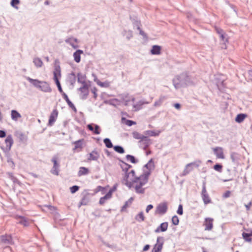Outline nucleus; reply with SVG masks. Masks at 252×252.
I'll list each match as a JSON object with an SVG mask.
<instances>
[{
  "label": "nucleus",
  "mask_w": 252,
  "mask_h": 252,
  "mask_svg": "<svg viewBox=\"0 0 252 252\" xmlns=\"http://www.w3.org/2000/svg\"><path fill=\"white\" fill-rule=\"evenodd\" d=\"M137 29L139 31L140 34L142 36H143V38H147V37L146 33L140 29V28L139 27H137Z\"/></svg>",
  "instance_id": "338daca9"
},
{
  "label": "nucleus",
  "mask_w": 252,
  "mask_h": 252,
  "mask_svg": "<svg viewBox=\"0 0 252 252\" xmlns=\"http://www.w3.org/2000/svg\"><path fill=\"white\" fill-rule=\"evenodd\" d=\"M126 158L127 160L130 161L132 163H137L138 162V160L137 159L133 156L131 155H127L126 156Z\"/></svg>",
  "instance_id": "ea45409f"
},
{
  "label": "nucleus",
  "mask_w": 252,
  "mask_h": 252,
  "mask_svg": "<svg viewBox=\"0 0 252 252\" xmlns=\"http://www.w3.org/2000/svg\"><path fill=\"white\" fill-rule=\"evenodd\" d=\"M165 96H161L160 98L154 103V106L155 107L159 106L162 103L163 100L165 99Z\"/></svg>",
  "instance_id": "3c124183"
},
{
  "label": "nucleus",
  "mask_w": 252,
  "mask_h": 252,
  "mask_svg": "<svg viewBox=\"0 0 252 252\" xmlns=\"http://www.w3.org/2000/svg\"><path fill=\"white\" fill-rule=\"evenodd\" d=\"M83 141V139H81V140H79L75 141L74 142V148H73V150H75L79 149V148L81 149L82 148Z\"/></svg>",
  "instance_id": "a19ab883"
},
{
  "label": "nucleus",
  "mask_w": 252,
  "mask_h": 252,
  "mask_svg": "<svg viewBox=\"0 0 252 252\" xmlns=\"http://www.w3.org/2000/svg\"><path fill=\"white\" fill-rule=\"evenodd\" d=\"M139 180V176H136L135 171L132 170L130 172L124 174L122 180V183L130 189L134 187V184L138 183Z\"/></svg>",
  "instance_id": "f03ea898"
},
{
  "label": "nucleus",
  "mask_w": 252,
  "mask_h": 252,
  "mask_svg": "<svg viewBox=\"0 0 252 252\" xmlns=\"http://www.w3.org/2000/svg\"><path fill=\"white\" fill-rule=\"evenodd\" d=\"M77 78V81L79 83L82 84L83 85H87L86 82V77L84 75L81 73H78Z\"/></svg>",
  "instance_id": "c756f323"
},
{
  "label": "nucleus",
  "mask_w": 252,
  "mask_h": 252,
  "mask_svg": "<svg viewBox=\"0 0 252 252\" xmlns=\"http://www.w3.org/2000/svg\"><path fill=\"white\" fill-rule=\"evenodd\" d=\"M148 103V102L147 101L140 100L138 102H137L136 104H134L133 105V107L135 111H138L142 108V105L143 104Z\"/></svg>",
  "instance_id": "bb28decb"
},
{
  "label": "nucleus",
  "mask_w": 252,
  "mask_h": 252,
  "mask_svg": "<svg viewBox=\"0 0 252 252\" xmlns=\"http://www.w3.org/2000/svg\"><path fill=\"white\" fill-rule=\"evenodd\" d=\"M132 136L134 138L136 139H139L140 140L143 139V138L145 137L144 135L141 134L137 131H133L132 132Z\"/></svg>",
  "instance_id": "37998d69"
},
{
  "label": "nucleus",
  "mask_w": 252,
  "mask_h": 252,
  "mask_svg": "<svg viewBox=\"0 0 252 252\" xmlns=\"http://www.w3.org/2000/svg\"><path fill=\"white\" fill-rule=\"evenodd\" d=\"M137 183L138 184L136 185L135 186V192L138 194L144 193L145 191V189L143 188L142 187L144 186L146 183L141 180H139Z\"/></svg>",
  "instance_id": "6e6552de"
},
{
  "label": "nucleus",
  "mask_w": 252,
  "mask_h": 252,
  "mask_svg": "<svg viewBox=\"0 0 252 252\" xmlns=\"http://www.w3.org/2000/svg\"><path fill=\"white\" fill-rule=\"evenodd\" d=\"M133 200V198L131 197L128 200L126 201L125 203V204L123 206V207L121 208V212L126 211V209L129 205H130L132 203Z\"/></svg>",
  "instance_id": "473e14b6"
},
{
  "label": "nucleus",
  "mask_w": 252,
  "mask_h": 252,
  "mask_svg": "<svg viewBox=\"0 0 252 252\" xmlns=\"http://www.w3.org/2000/svg\"><path fill=\"white\" fill-rule=\"evenodd\" d=\"M26 79L31 83L34 87L38 89L40 84L41 81L38 79H34L30 78V77H27Z\"/></svg>",
  "instance_id": "b1692460"
},
{
  "label": "nucleus",
  "mask_w": 252,
  "mask_h": 252,
  "mask_svg": "<svg viewBox=\"0 0 252 252\" xmlns=\"http://www.w3.org/2000/svg\"><path fill=\"white\" fill-rule=\"evenodd\" d=\"M114 150L119 154H123L125 153L124 148L120 145H116L113 147Z\"/></svg>",
  "instance_id": "c03bdc74"
},
{
  "label": "nucleus",
  "mask_w": 252,
  "mask_h": 252,
  "mask_svg": "<svg viewBox=\"0 0 252 252\" xmlns=\"http://www.w3.org/2000/svg\"><path fill=\"white\" fill-rule=\"evenodd\" d=\"M100 155L98 152L95 150H93L89 154V156L88 158V160H94L96 161L99 158Z\"/></svg>",
  "instance_id": "6ab92c4d"
},
{
  "label": "nucleus",
  "mask_w": 252,
  "mask_h": 252,
  "mask_svg": "<svg viewBox=\"0 0 252 252\" xmlns=\"http://www.w3.org/2000/svg\"><path fill=\"white\" fill-rule=\"evenodd\" d=\"M172 222L175 225H178L179 222V220L178 217L176 215H175L172 217Z\"/></svg>",
  "instance_id": "6e6d98bb"
},
{
  "label": "nucleus",
  "mask_w": 252,
  "mask_h": 252,
  "mask_svg": "<svg viewBox=\"0 0 252 252\" xmlns=\"http://www.w3.org/2000/svg\"><path fill=\"white\" fill-rule=\"evenodd\" d=\"M38 89L45 93H50L52 91V89L50 87L49 84L46 81H41Z\"/></svg>",
  "instance_id": "1a4fd4ad"
},
{
  "label": "nucleus",
  "mask_w": 252,
  "mask_h": 252,
  "mask_svg": "<svg viewBox=\"0 0 252 252\" xmlns=\"http://www.w3.org/2000/svg\"><path fill=\"white\" fill-rule=\"evenodd\" d=\"M230 158L234 165L237 166L239 164L240 155L238 153L234 152H231L230 153Z\"/></svg>",
  "instance_id": "dca6fc26"
},
{
  "label": "nucleus",
  "mask_w": 252,
  "mask_h": 252,
  "mask_svg": "<svg viewBox=\"0 0 252 252\" xmlns=\"http://www.w3.org/2000/svg\"><path fill=\"white\" fill-rule=\"evenodd\" d=\"M91 92L94 94V99H96L97 97V89L96 87H94L91 89Z\"/></svg>",
  "instance_id": "052dcab7"
},
{
  "label": "nucleus",
  "mask_w": 252,
  "mask_h": 252,
  "mask_svg": "<svg viewBox=\"0 0 252 252\" xmlns=\"http://www.w3.org/2000/svg\"><path fill=\"white\" fill-rule=\"evenodd\" d=\"M151 174L150 171H146L144 174L139 176L140 180L145 183H147L148 181L149 176Z\"/></svg>",
  "instance_id": "a878e982"
},
{
  "label": "nucleus",
  "mask_w": 252,
  "mask_h": 252,
  "mask_svg": "<svg viewBox=\"0 0 252 252\" xmlns=\"http://www.w3.org/2000/svg\"><path fill=\"white\" fill-rule=\"evenodd\" d=\"M57 158L54 157L52 159L53 162V166L51 170V172L55 175H58L59 173L60 164L57 162Z\"/></svg>",
  "instance_id": "0eeeda50"
},
{
  "label": "nucleus",
  "mask_w": 252,
  "mask_h": 252,
  "mask_svg": "<svg viewBox=\"0 0 252 252\" xmlns=\"http://www.w3.org/2000/svg\"><path fill=\"white\" fill-rule=\"evenodd\" d=\"M53 74L54 79H55V74L56 75V77H58V75L61 77V68L59 65H55Z\"/></svg>",
  "instance_id": "58836bf2"
},
{
  "label": "nucleus",
  "mask_w": 252,
  "mask_h": 252,
  "mask_svg": "<svg viewBox=\"0 0 252 252\" xmlns=\"http://www.w3.org/2000/svg\"><path fill=\"white\" fill-rule=\"evenodd\" d=\"M63 98L65 100L69 107H70L75 112H76L77 109L73 103L69 100L67 95L65 93L62 94Z\"/></svg>",
  "instance_id": "412c9836"
},
{
  "label": "nucleus",
  "mask_w": 252,
  "mask_h": 252,
  "mask_svg": "<svg viewBox=\"0 0 252 252\" xmlns=\"http://www.w3.org/2000/svg\"><path fill=\"white\" fill-rule=\"evenodd\" d=\"M78 91L81 93V98L82 99H86L89 94V87L88 85H83L78 89Z\"/></svg>",
  "instance_id": "9d476101"
},
{
  "label": "nucleus",
  "mask_w": 252,
  "mask_h": 252,
  "mask_svg": "<svg viewBox=\"0 0 252 252\" xmlns=\"http://www.w3.org/2000/svg\"><path fill=\"white\" fill-rule=\"evenodd\" d=\"M145 134L150 136H156L159 135V132H157L154 130H146L145 131Z\"/></svg>",
  "instance_id": "a18cd8bd"
},
{
  "label": "nucleus",
  "mask_w": 252,
  "mask_h": 252,
  "mask_svg": "<svg viewBox=\"0 0 252 252\" xmlns=\"http://www.w3.org/2000/svg\"><path fill=\"white\" fill-rule=\"evenodd\" d=\"M79 189V187L76 185H74L70 188V192L72 193H74L77 191Z\"/></svg>",
  "instance_id": "4d7b16f0"
},
{
  "label": "nucleus",
  "mask_w": 252,
  "mask_h": 252,
  "mask_svg": "<svg viewBox=\"0 0 252 252\" xmlns=\"http://www.w3.org/2000/svg\"><path fill=\"white\" fill-rule=\"evenodd\" d=\"M83 53V51L80 49L77 50L73 53L74 60L77 63H79L81 61V54Z\"/></svg>",
  "instance_id": "4be33fe9"
},
{
  "label": "nucleus",
  "mask_w": 252,
  "mask_h": 252,
  "mask_svg": "<svg viewBox=\"0 0 252 252\" xmlns=\"http://www.w3.org/2000/svg\"><path fill=\"white\" fill-rule=\"evenodd\" d=\"M144 167L150 171L154 169L155 168V165L153 159L152 158L150 159L148 163L144 165Z\"/></svg>",
  "instance_id": "72a5a7b5"
},
{
  "label": "nucleus",
  "mask_w": 252,
  "mask_h": 252,
  "mask_svg": "<svg viewBox=\"0 0 252 252\" xmlns=\"http://www.w3.org/2000/svg\"><path fill=\"white\" fill-rule=\"evenodd\" d=\"M164 244V238L163 237H158L157 239V243L154 245L152 250L157 252H160L162 250Z\"/></svg>",
  "instance_id": "423d86ee"
},
{
  "label": "nucleus",
  "mask_w": 252,
  "mask_h": 252,
  "mask_svg": "<svg viewBox=\"0 0 252 252\" xmlns=\"http://www.w3.org/2000/svg\"><path fill=\"white\" fill-rule=\"evenodd\" d=\"M167 209L168 206L167 203L166 202L161 203L157 206L155 214L164 215L167 212Z\"/></svg>",
  "instance_id": "20e7f679"
},
{
  "label": "nucleus",
  "mask_w": 252,
  "mask_h": 252,
  "mask_svg": "<svg viewBox=\"0 0 252 252\" xmlns=\"http://www.w3.org/2000/svg\"><path fill=\"white\" fill-rule=\"evenodd\" d=\"M168 226L167 222L161 223L155 230V233H159L160 232H165L167 230Z\"/></svg>",
  "instance_id": "a211bd4d"
},
{
  "label": "nucleus",
  "mask_w": 252,
  "mask_h": 252,
  "mask_svg": "<svg viewBox=\"0 0 252 252\" xmlns=\"http://www.w3.org/2000/svg\"><path fill=\"white\" fill-rule=\"evenodd\" d=\"M177 213L179 215H182L183 214V209L182 204L179 205Z\"/></svg>",
  "instance_id": "680f3d73"
},
{
  "label": "nucleus",
  "mask_w": 252,
  "mask_h": 252,
  "mask_svg": "<svg viewBox=\"0 0 252 252\" xmlns=\"http://www.w3.org/2000/svg\"><path fill=\"white\" fill-rule=\"evenodd\" d=\"M119 161L121 163L120 164V165L122 169V171L125 172V174L127 173L128 171L127 170L126 166H125L126 165V162L121 159H120Z\"/></svg>",
  "instance_id": "8fccbe9b"
},
{
  "label": "nucleus",
  "mask_w": 252,
  "mask_h": 252,
  "mask_svg": "<svg viewBox=\"0 0 252 252\" xmlns=\"http://www.w3.org/2000/svg\"><path fill=\"white\" fill-rule=\"evenodd\" d=\"M201 163V161L200 160H196L194 162H190L189 163L187 164V166H192L193 168L194 167L198 168Z\"/></svg>",
  "instance_id": "09e8293b"
},
{
  "label": "nucleus",
  "mask_w": 252,
  "mask_h": 252,
  "mask_svg": "<svg viewBox=\"0 0 252 252\" xmlns=\"http://www.w3.org/2000/svg\"><path fill=\"white\" fill-rule=\"evenodd\" d=\"M126 124L127 126H130L133 125H135L136 123L132 120H127Z\"/></svg>",
  "instance_id": "69168bd1"
},
{
  "label": "nucleus",
  "mask_w": 252,
  "mask_h": 252,
  "mask_svg": "<svg viewBox=\"0 0 252 252\" xmlns=\"http://www.w3.org/2000/svg\"><path fill=\"white\" fill-rule=\"evenodd\" d=\"M139 143L144 150H146L152 144L151 140L147 136H145L143 139L139 141Z\"/></svg>",
  "instance_id": "f8f14e48"
},
{
  "label": "nucleus",
  "mask_w": 252,
  "mask_h": 252,
  "mask_svg": "<svg viewBox=\"0 0 252 252\" xmlns=\"http://www.w3.org/2000/svg\"><path fill=\"white\" fill-rule=\"evenodd\" d=\"M94 77V81L97 83V84L102 87H108L109 86V83L108 82H102L97 79L96 76L94 74H93Z\"/></svg>",
  "instance_id": "c85d7f7f"
},
{
  "label": "nucleus",
  "mask_w": 252,
  "mask_h": 252,
  "mask_svg": "<svg viewBox=\"0 0 252 252\" xmlns=\"http://www.w3.org/2000/svg\"><path fill=\"white\" fill-rule=\"evenodd\" d=\"M83 197L79 203V207L81 205H86L90 201V193L85 190L83 193Z\"/></svg>",
  "instance_id": "ddd939ff"
},
{
  "label": "nucleus",
  "mask_w": 252,
  "mask_h": 252,
  "mask_svg": "<svg viewBox=\"0 0 252 252\" xmlns=\"http://www.w3.org/2000/svg\"><path fill=\"white\" fill-rule=\"evenodd\" d=\"M89 169L85 167H81L79 168V170L78 172V176H81L83 175H87L89 173Z\"/></svg>",
  "instance_id": "7c9ffc66"
},
{
  "label": "nucleus",
  "mask_w": 252,
  "mask_h": 252,
  "mask_svg": "<svg viewBox=\"0 0 252 252\" xmlns=\"http://www.w3.org/2000/svg\"><path fill=\"white\" fill-rule=\"evenodd\" d=\"M214 169L219 172H222V165L219 163H217L214 166Z\"/></svg>",
  "instance_id": "864d4df0"
},
{
  "label": "nucleus",
  "mask_w": 252,
  "mask_h": 252,
  "mask_svg": "<svg viewBox=\"0 0 252 252\" xmlns=\"http://www.w3.org/2000/svg\"><path fill=\"white\" fill-rule=\"evenodd\" d=\"M18 217L21 219V220L19 221V223L20 224H23L25 226L29 225V221L26 220L25 217L22 216H19Z\"/></svg>",
  "instance_id": "de8ad7c7"
},
{
  "label": "nucleus",
  "mask_w": 252,
  "mask_h": 252,
  "mask_svg": "<svg viewBox=\"0 0 252 252\" xmlns=\"http://www.w3.org/2000/svg\"><path fill=\"white\" fill-rule=\"evenodd\" d=\"M214 152L216 157L219 158L224 159L223 149L221 147H216L214 149Z\"/></svg>",
  "instance_id": "aec40b11"
},
{
  "label": "nucleus",
  "mask_w": 252,
  "mask_h": 252,
  "mask_svg": "<svg viewBox=\"0 0 252 252\" xmlns=\"http://www.w3.org/2000/svg\"><path fill=\"white\" fill-rule=\"evenodd\" d=\"M11 119L13 120L17 121L18 118L21 117L20 114L16 110H12L11 111Z\"/></svg>",
  "instance_id": "2f4dec72"
},
{
  "label": "nucleus",
  "mask_w": 252,
  "mask_h": 252,
  "mask_svg": "<svg viewBox=\"0 0 252 252\" xmlns=\"http://www.w3.org/2000/svg\"><path fill=\"white\" fill-rule=\"evenodd\" d=\"M65 42L67 44H69L71 47L74 49H76L78 47L77 45L74 44L73 43V41L75 42H77V39L73 37H70L68 39H66L65 40Z\"/></svg>",
  "instance_id": "393cba45"
},
{
  "label": "nucleus",
  "mask_w": 252,
  "mask_h": 252,
  "mask_svg": "<svg viewBox=\"0 0 252 252\" xmlns=\"http://www.w3.org/2000/svg\"><path fill=\"white\" fill-rule=\"evenodd\" d=\"M5 143L6 144V147H4L1 146V149L4 153H6L9 152L10 150L11 146L13 144V140L11 135H8L6 136V139H5Z\"/></svg>",
  "instance_id": "7ed1b4c3"
},
{
  "label": "nucleus",
  "mask_w": 252,
  "mask_h": 252,
  "mask_svg": "<svg viewBox=\"0 0 252 252\" xmlns=\"http://www.w3.org/2000/svg\"><path fill=\"white\" fill-rule=\"evenodd\" d=\"M246 117V114H242V113L239 114L237 115V116L235 118V121L236 122L240 123L244 120Z\"/></svg>",
  "instance_id": "e433bc0d"
},
{
  "label": "nucleus",
  "mask_w": 252,
  "mask_h": 252,
  "mask_svg": "<svg viewBox=\"0 0 252 252\" xmlns=\"http://www.w3.org/2000/svg\"><path fill=\"white\" fill-rule=\"evenodd\" d=\"M105 190V188L100 186H98L96 187L95 189V193H97L99 191H103Z\"/></svg>",
  "instance_id": "0e129e2a"
},
{
  "label": "nucleus",
  "mask_w": 252,
  "mask_h": 252,
  "mask_svg": "<svg viewBox=\"0 0 252 252\" xmlns=\"http://www.w3.org/2000/svg\"><path fill=\"white\" fill-rule=\"evenodd\" d=\"M242 236L243 238L247 242H250L251 241V236H252V233H248L246 232H243L242 234Z\"/></svg>",
  "instance_id": "603ef678"
},
{
  "label": "nucleus",
  "mask_w": 252,
  "mask_h": 252,
  "mask_svg": "<svg viewBox=\"0 0 252 252\" xmlns=\"http://www.w3.org/2000/svg\"><path fill=\"white\" fill-rule=\"evenodd\" d=\"M135 219L138 222H141L145 220V217L143 212L138 213L135 217Z\"/></svg>",
  "instance_id": "4c0bfd02"
},
{
  "label": "nucleus",
  "mask_w": 252,
  "mask_h": 252,
  "mask_svg": "<svg viewBox=\"0 0 252 252\" xmlns=\"http://www.w3.org/2000/svg\"><path fill=\"white\" fill-rule=\"evenodd\" d=\"M20 2L19 0H11V5L16 8H18L17 6H16L18 4H19Z\"/></svg>",
  "instance_id": "bf43d9fd"
},
{
  "label": "nucleus",
  "mask_w": 252,
  "mask_h": 252,
  "mask_svg": "<svg viewBox=\"0 0 252 252\" xmlns=\"http://www.w3.org/2000/svg\"><path fill=\"white\" fill-rule=\"evenodd\" d=\"M152 55H159L161 53V47L158 45H153L151 50Z\"/></svg>",
  "instance_id": "cd10ccee"
},
{
  "label": "nucleus",
  "mask_w": 252,
  "mask_h": 252,
  "mask_svg": "<svg viewBox=\"0 0 252 252\" xmlns=\"http://www.w3.org/2000/svg\"><path fill=\"white\" fill-rule=\"evenodd\" d=\"M58 111L55 109L52 112L48 121V126H52L56 121L58 117Z\"/></svg>",
  "instance_id": "9b49d317"
},
{
  "label": "nucleus",
  "mask_w": 252,
  "mask_h": 252,
  "mask_svg": "<svg viewBox=\"0 0 252 252\" xmlns=\"http://www.w3.org/2000/svg\"><path fill=\"white\" fill-rule=\"evenodd\" d=\"M220 39L223 41L224 44L228 42V38L226 37V34L224 32L220 35Z\"/></svg>",
  "instance_id": "5fc2aeb1"
},
{
  "label": "nucleus",
  "mask_w": 252,
  "mask_h": 252,
  "mask_svg": "<svg viewBox=\"0 0 252 252\" xmlns=\"http://www.w3.org/2000/svg\"><path fill=\"white\" fill-rule=\"evenodd\" d=\"M205 230H211L213 227V219L211 218H207L205 219L204 222Z\"/></svg>",
  "instance_id": "4468645a"
},
{
  "label": "nucleus",
  "mask_w": 252,
  "mask_h": 252,
  "mask_svg": "<svg viewBox=\"0 0 252 252\" xmlns=\"http://www.w3.org/2000/svg\"><path fill=\"white\" fill-rule=\"evenodd\" d=\"M105 146L108 148H111L113 147V145L111 140L108 138H106L103 140Z\"/></svg>",
  "instance_id": "79ce46f5"
},
{
  "label": "nucleus",
  "mask_w": 252,
  "mask_h": 252,
  "mask_svg": "<svg viewBox=\"0 0 252 252\" xmlns=\"http://www.w3.org/2000/svg\"><path fill=\"white\" fill-rule=\"evenodd\" d=\"M33 62L36 67L38 68L41 67L43 65V62L39 58H35L33 59Z\"/></svg>",
  "instance_id": "c9c22d12"
},
{
  "label": "nucleus",
  "mask_w": 252,
  "mask_h": 252,
  "mask_svg": "<svg viewBox=\"0 0 252 252\" xmlns=\"http://www.w3.org/2000/svg\"><path fill=\"white\" fill-rule=\"evenodd\" d=\"M67 81L71 86H74L76 82V75L74 72H72L68 74L67 76Z\"/></svg>",
  "instance_id": "5701e85b"
},
{
  "label": "nucleus",
  "mask_w": 252,
  "mask_h": 252,
  "mask_svg": "<svg viewBox=\"0 0 252 252\" xmlns=\"http://www.w3.org/2000/svg\"><path fill=\"white\" fill-rule=\"evenodd\" d=\"M56 84V85L58 87V90L60 92V93L62 94V95L63 94V93H64L62 89V86H61V83L59 81V80L58 78V77H56V75L55 74V79H54Z\"/></svg>",
  "instance_id": "f704fd0d"
},
{
  "label": "nucleus",
  "mask_w": 252,
  "mask_h": 252,
  "mask_svg": "<svg viewBox=\"0 0 252 252\" xmlns=\"http://www.w3.org/2000/svg\"><path fill=\"white\" fill-rule=\"evenodd\" d=\"M6 136V132L3 130H0V138H3Z\"/></svg>",
  "instance_id": "774afa93"
},
{
  "label": "nucleus",
  "mask_w": 252,
  "mask_h": 252,
  "mask_svg": "<svg viewBox=\"0 0 252 252\" xmlns=\"http://www.w3.org/2000/svg\"><path fill=\"white\" fill-rule=\"evenodd\" d=\"M193 169L192 166H187V164L185 168L184 169L183 173L182 174V176H186L190 172H191Z\"/></svg>",
  "instance_id": "49530a36"
},
{
  "label": "nucleus",
  "mask_w": 252,
  "mask_h": 252,
  "mask_svg": "<svg viewBox=\"0 0 252 252\" xmlns=\"http://www.w3.org/2000/svg\"><path fill=\"white\" fill-rule=\"evenodd\" d=\"M172 81L176 89H178L192 84L191 78L187 73H183L179 75L175 76Z\"/></svg>",
  "instance_id": "f257e3e1"
},
{
  "label": "nucleus",
  "mask_w": 252,
  "mask_h": 252,
  "mask_svg": "<svg viewBox=\"0 0 252 252\" xmlns=\"http://www.w3.org/2000/svg\"><path fill=\"white\" fill-rule=\"evenodd\" d=\"M1 241L4 244L11 245L13 244V240L9 235H1L0 236Z\"/></svg>",
  "instance_id": "f3484780"
},
{
  "label": "nucleus",
  "mask_w": 252,
  "mask_h": 252,
  "mask_svg": "<svg viewBox=\"0 0 252 252\" xmlns=\"http://www.w3.org/2000/svg\"><path fill=\"white\" fill-rule=\"evenodd\" d=\"M7 161L9 163V165L13 169H14L15 167V163L12 159L11 158L8 157L7 158Z\"/></svg>",
  "instance_id": "13d9d810"
},
{
  "label": "nucleus",
  "mask_w": 252,
  "mask_h": 252,
  "mask_svg": "<svg viewBox=\"0 0 252 252\" xmlns=\"http://www.w3.org/2000/svg\"><path fill=\"white\" fill-rule=\"evenodd\" d=\"M87 128L95 134H99L100 133V127L97 125L94 124H89L87 125Z\"/></svg>",
  "instance_id": "2eb2a0df"
},
{
  "label": "nucleus",
  "mask_w": 252,
  "mask_h": 252,
  "mask_svg": "<svg viewBox=\"0 0 252 252\" xmlns=\"http://www.w3.org/2000/svg\"><path fill=\"white\" fill-rule=\"evenodd\" d=\"M44 207L47 208L48 210L51 211H54L56 210V208L55 207L51 205H45L44 206Z\"/></svg>",
  "instance_id": "e2e57ef3"
},
{
  "label": "nucleus",
  "mask_w": 252,
  "mask_h": 252,
  "mask_svg": "<svg viewBox=\"0 0 252 252\" xmlns=\"http://www.w3.org/2000/svg\"><path fill=\"white\" fill-rule=\"evenodd\" d=\"M201 197L205 204H207L211 202V200L206 190L205 182L203 183Z\"/></svg>",
  "instance_id": "39448f33"
}]
</instances>
